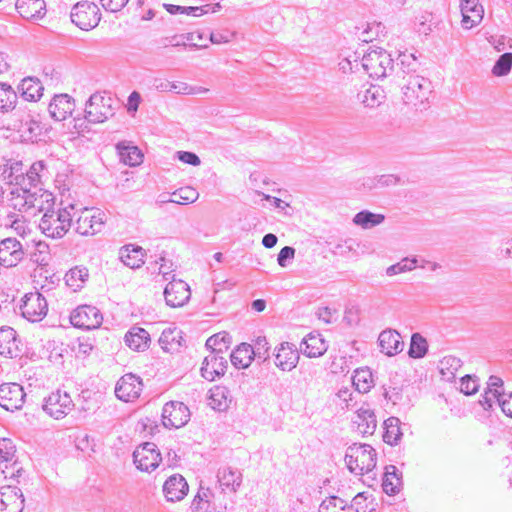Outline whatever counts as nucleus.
Instances as JSON below:
<instances>
[{
	"mask_svg": "<svg viewBox=\"0 0 512 512\" xmlns=\"http://www.w3.org/2000/svg\"><path fill=\"white\" fill-rule=\"evenodd\" d=\"M230 336L226 332H220L209 337L206 341V347L210 352L227 354L229 350Z\"/></svg>",
	"mask_w": 512,
	"mask_h": 512,
	"instance_id": "49530a36",
	"label": "nucleus"
},
{
	"mask_svg": "<svg viewBox=\"0 0 512 512\" xmlns=\"http://www.w3.org/2000/svg\"><path fill=\"white\" fill-rule=\"evenodd\" d=\"M338 66L345 74L358 71L361 66L360 53L350 49L343 50L339 54Z\"/></svg>",
	"mask_w": 512,
	"mask_h": 512,
	"instance_id": "4c0bfd02",
	"label": "nucleus"
},
{
	"mask_svg": "<svg viewBox=\"0 0 512 512\" xmlns=\"http://www.w3.org/2000/svg\"><path fill=\"white\" fill-rule=\"evenodd\" d=\"M385 217L382 214L363 210L357 213L353 217V224L361 227L362 229H370L377 225H380L384 221Z\"/></svg>",
	"mask_w": 512,
	"mask_h": 512,
	"instance_id": "a19ab883",
	"label": "nucleus"
},
{
	"mask_svg": "<svg viewBox=\"0 0 512 512\" xmlns=\"http://www.w3.org/2000/svg\"><path fill=\"white\" fill-rule=\"evenodd\" d=\"M24 249L16 238H6L0 241V266L12 268L24 258Z\"/></svg>",
	"mask_w": 512,
	"mask_h": 512,
	"instance_id": "ddd939ff",
	"label": "nucleus"
},
{
	"mask_svg": "<svg viewBox=\"0 0 512 512\" xmlns=\"http://www.w3.org/2000/svg\"><path fill=\"white\" fill-rule=\"evenodd\" d=\"M190 419L188 407L178 401H171L164 405L162 410V422L168 428H181Z\"/></svg>",
	"mask_w": 512,
	"mask_h": 512,
	"instance_id": "9b49d317",
	"label": "nucleus"
},
{
	"mask_svg": "<svg viewBox=\"0 0 512 512\" xmlns=\"http://www.w3.org/2000/svg\"><path fill=\"white\" fill-rule=\"evenodd\" d=\"M73 210V204L59 209H47L39 223L41 232L52 239L63 238L71 227Z\"/></svg>",
	"mask_w": 512,
	"mask_h": 512,
	"instance_id": "f257e3e1",
	"label": "nucleus"
},
{
	"mask_svg": "<svg viewBox=\"0 0 512 512\" xmlns=\"http://www.w3.org/2000/svg\"><path fill=\"white\" fill-rule=\"evenodd\" d=\"M462 362L455 356H446L439 362V372L442 380L452 382L455 380Z\"/></svg>",
	"mask_w": 512,
	"mask_h": 512,
	"instance_id": "c9c22d12",
	"label": "nucleus"
},
{
	"mask_svg": "<svg viewBox=\"0 0 512 512\" xmlns=\"http://www.w3.org/2000/svg\"><path fill=\"white\" fill-rule=\"evenodd\" d=\"M396 467L390 466L387 468L385 478L382 483L383 490L388 495H394L398 491L400 479L395 474Z\"/></svg>",
	"mask_w": 512,
	"mask_h": 512,
	"instance_id": "6e6d98bb",
	"label": "nucleus"
},
{
	"mask_svg": "<svg viewBox=\"0 0 512 512\" xmlns=\"http://www.w3.org/2000/svg\"><path fill=\"white\" fill-rule=\"evenodd\" d=\"M120 160L131 167L140 165L143 161V154L136 146H130L124 142L117 145Z\"/></svg>",
	"mask_w": 512,
	"mask_h": 512,
	"instance_id": "e433bc0d",
	"label": "nucleus"
},
{
	"mask_svg": "<svg viewBox=\"0 0 512 512\" xmlns=\"http://www.w3.org/2000/svg\"><path fill=\"white\" fill-rule=\"evenodd\" d=\"M401 89L403 101L416 109L425 106L432 92L430 80L416 74L409 75Z\"/></svg>",
	"mask_w": 512,
	"mask_h": 512,
	"instance_id": "20e7f679",
	"label": "nucleus"
},
{
	"mask_svg": "<svg viewBox=\"0 0 512 512\" xmlns=\"http://www.w3.org/2000/svg\"><path fill=\"white\" fill-rule=\"evenodd\" d=\"M44 169L45 165L43 161L34 162L26 173L23 172V186H27L30 189L37 188V185L41 181V173Z\"/></svg>",
	"mask_w": 512,
	"mask_h": 512,
	"instance_id": "de8ad7c7",
	"label": "nucleus"
},
{
	"mask_svg": "<svg viewBox=\"0 0 512 512\" xmlns=\"http://www.w3.org/2000/svg\"><path fill=\"white\" fill-rule=\"evenodd\" d=\"M488 388H487V391H489L491 393V395L497 399L498 397H500L502 395V393H504L505 391L503 390V380L498 377V376H490L489 380H488Z\"/></svg>",
	"mask_w": 512,
	"mask_h": 512,
	"instance_id": "69168bd1",
	"label": "nucleus"
},
{
	"mask_svg": "<svg viewBox=\"0 0 512 512\" xmlns=\"http://www.w3.org/2000/svg\"><path fill=\"white\" fill-rule=\"evenodd\" d=\"M210 490L201 488L192 502V509L194 511L208 510L210 505Z\"/></svg>",
	"mask_w": 512,
	"mask_h": 512,
	"instance_id": "052dcab7",
	"label": "nucleus"
},
{
	"mask_svg": "<svg viewBox=\"0 0 512 512\" xmlns=\"http://www.w3.org/2000/svg\"><path fill=\"white\" fill-rule=\"evenodd\" d=\"M74 403L67 392L57 390L44 400L43 410L55 419H62L72 411Z\"/></svg>",
	"mask_w": 512,
	"mask_h": 512,
	"instance_id": "9d476101",
	"label": "nucleus"
},
{
	"mask_svg": "<svg viewBox=\"0 0 512 512\" xmlns=\"http://www.w3.org/2000/svg\"><path fill=\"white\" fill-rule=\"evenodd\" d=\"M5 225L9 226L17 235L22 237L30 232L27 220L21 213H9L5 219Z\"/></svg>",
	"mask_w": 512,
	"mask_h": 512,
	"instance_id": "09e8293b",
	"label": "nucleus"
},
{
	"mask_svg": "<svg viewBox=\"0 0 512 512\" xmlns=\"http://www.w3.org/2000/svg\"><path fill=\"white\" fill-rule=\"evenodd\" d=\"M357 99L365 107L376 108L385 101L386 94L380 86L370 85L358 92Z\"/></svg>",
	"mask_w": 512,
	"mask_h": 512,
	"instance_id": "7c9ffc66",
	"label": "nucleus"
},
{
	"mask_svg": "<svg viewBox=\"0 0 512 512\" xmlns=\"http://www.w3.org/2000/svg\"><path fill=\"white\" fill-rule=\"evenodd\" d=\"M191 297L189 285L183 280L172 279L164 289L166 304L170 307H182Z\"/></svg>",
	"mask_w": 512,
	"mask_h": 512,
	"instance_id": "2eb2a0df",
	"label": "nucleus"
},
{
	"mask_svg": "<svg viewBox=\"0 0 512 512\" xmlns=\"http://www.w3.org/2000/svg\"><path fill=\"white\" fill-rule=\"evenodd\" d=\"M143 256L144 253L141 247H134L129 249L127 246L121 252L122 262L132 269L139 268L144 264Z\"/></svg>",
	"mask_w": 512,
	"mask_h": 512,
	"instance_id": "a18cd8bd",
	"label": "nucleus"
},
{
	"mask_svg": "<svg viewBox=\"0 0 512 512\" xmlns=\"http://www.w3.org/2000/svg\"><path fill=\"white\" fill-rule=\"evenodd\" d=\"M1 177L11 185L23 184V164L21 161L7 160L0 166Z\"/></svg>",
	"mask_w": 512,
	"mask_h": 512,
	"instance_id": "2f4dec72",
	"label": "nucleus"
},
{
	"mask_svg": "<svg viewBox=\"0 0 512 512\" xmlns=\"http://www.w3.org/2000/svg\"><path fill=\"white\" fill-rule=\"evenodd\" d=\"M126 345L134 351H145L150 344L149 333L141 327H132L124 337Z\"/></svg>",
	"mask_w": 512,
	"mask_h": 512,
	"instance_id": "c756f323",
	"label": "nucleus"
},
{
	"mask_svg": "<svg viewBox=\"0 0 512 512\" xmlns=\"http://www.w3.org/2000/svg\"><path fill=\"white\" fill-rule=\"evenodd\" d=\"M133 460L138 469L150 472L158 467L161 456L154 443L146 442L133 452Z\"/></svg>",
	"mask_w": 512,
	"mask_h": 512,
	"instance_id": "f8f14e48",
	"label": "nucleus"
},
{
	"mask_svg": "<svg viewBox=\"0 0 512 512\" xmlns=\"http://www.w3.org/2000/svg\"><path fill=\"white\" fill-rule=\"evenodd\" d=\"M217 477L219 485L225 493H235L242 483L241 472L230 467L220 469Z\"/></svg>",
	"mask_w": 512,
	"mask_h": 512,
	"instance_id": "bb28decb",
	"label": "nucleus"
},
{
	"mask_svg": "<svg viewBox=\"0 0 512 512\" xmlns=\"http://www.w3.org/2000/svg\"><path fill=\"white\" fill-rule=\"evenodd\" d=\"M227 369V360L224 353L210 352L203 360L201 375L208 381H214L224 375Z\"/></svg>",
	"mask_w": 512,
	"mask_h": 512,
	"instance_id": "f3484780",
	"label": "nucleus"
},
{
	"mask_svg": "<svg viewBox=\"0 0 512 512\" xmlns=\"http://www.w3.org/2000/svg\"><path fill=\"white\" fill-rule=\"evenodd\" d=\"M70 322L74 327L91 330L99 328L103 322L100 310L91 305H80L70 315Z\"/></svg>",
	"mask_w": 512,
	"mask_h": 512,
	"instance_id": "1a4fd4ad",
	"label": "nucleus"
},
{
	"mask_svg": "<svg viewBox=\"0 0 512 512\" xmlns=\"http://www.w3.org/2000/svg\"><path fill=\"white\" fill-rule=\"evenodd\" d=\"M353 423L362 435H372L377 427L376 415L369 404H362L356 411Z\"/></svg>",
	"mask_w": 512,
	"mask_h": 512,
	"instance_id": "412c9836",
	"label": "nucleus"
},
{
	"mask_svg": "<svg viewBox=\"0 0 512 512\" xmlns=\"http://www.w3.org/2000/svg\"><path fill=\"white\" fill-rule=\"evenodd\" d=\"M31 260L37 264L45 265L49 260V246L45 242L36 243V251L32 253Z\"/></svg>",
	"mask_w": 512,
	"mask_h": 512,
	"instance_id": "680f3d73",
	"label": "nucleus"
},
{
	"mask_svg": "<svg viewBox=\"0 0 512 512\" xmlns=\"http://www.w3.org/2000/svg\"><path fill=\"white\" fill-rule=\"evenodd\" d=\"M30 188L27 186L18 185L11 189L8 198L9 207L13 208L16 212L21 213L30 210Z\"/></svg>",
	"mask_w": 512,
	"mask_h": 512,
	"instance_id": "a878e982",
	"label": "nucleus"
},
{
	"mask_svg": "<svg viewBox=\"0 0 512 512\" xmlns=\"http://www.w3.org/2000/svg\"><path fill=\"white\" fill-rule=\"evenodd\" d=\"M255 352L253 347L247 343H241L230 354L232 364L239 369L247 368L254 358Z\"/></svg>",
	"mask_w": 512,
	"mask_h": 512,
	"instance_id": "473e14b6",
	"label": "nucleus"
},
{
	"mask_svg": "<svg viewBox=\"0 0 512 512\" xmlns=\"http://www.w3.org/2000/svg\"><path fill=\"white\" fill-rule=\"evenodd\" d=\"M30 189V209H36L39 212H46L47 209H52L51 206L54 204L53 195L44 191L40 188Z\"/></svg>",
	"mask_w": 512,
	"mask_h": 512,
	"instance_id": "72a5a7b5",
	"label": "nucleus"
},
{
	"mask_svg": "<svg viewBox=\"0 0 512 512\" xmlns=\"http://www.w3.org/2000/svg\"><path fill=\"white\" fill-rule=\"evenodd\" d=\"M503 413L512 417V392H504L496 399Z\"/></svg>",
	"mask_w": 512,
	"mask_h": 512,
	"instance_id": "338daca9",
	"label": "nucleus"
},
{
	"mask_svg": "<svg viewBox=\"0 0 512 512\" xmlns=\"http://www.w3.org/2000/svg\"><path fill=\"white\" fill-rule=\"evenodd\" d=\"M512 68V53L502 54L492 68L494 76L500 77L507 75Z\"/></svg>",
	"mask_w": 512,
	"mask_h": 512,
	"instance_id": "bf43d9fd",
	"label": "nucleus"
},
{
	"mask_svg": "<svg viewBox=\"0 0 512 512\" xmlns=\"http://www.w3.org/2000/svg\"><path fill=\"white\" fill-rule=\"evenodd\" d=\"M88 270L85 267H74L65 274L66 284L74 291L80 289L88 278Z\"/></svg>",
	"mask_w": 512,
	"mask_h": 512,
	"instance_id": "c03bdc74",
	"label": "nucleus"
},
{
	"mask_svg": "<svg viewBox=\"0 0 512 512\" xmlns=\"http://www.w3.org/2000/svg\"><path fill=\"white\" fill-rule=\"evenodd\" d=\"M186 479L180 474L170 476L163 484V493L167 501H181L188 493Z\"/></svg>",
	"mask_w": 512,
	"mask_h": 512,
	"instance_id": "aec40b11",
	"label": "nucleus"
},
{
	"mask_svg": "<svg viewBox=\"0 0 512 512\" xmlns=\"http://www.w3.org/2000/svg\"><path fill=\"white\" fill-rule=\"evenodd\" d=\"M164 8L170 14H185L188 16L199 17L203 14H207L209 11L212 13L216 12L220 8L219 3H215L213 6L211 5H203V6H186L180 4H163Z\"/></svg>",
	"mask_w": 512,
	"mask_h": 512,
	"instance_id": "c85d7f7f",
	"label": "nucleus"
},
{
	"mask_svg": "<svg viewBox=\"0 0 512 512\" xmlns=\"http://www.w3.org/2000/svg\"><path fill=\"white\" fill-rule=\"evenodd\" d=\"M418 260L416 258H404L396 264L389 266L386 269L388 276H394L397 274L412 271L417 267Z\"/></svg>",
	"mask_w": 512,
	"mask_h": 512,
	"instance_id": "4d7b16f0",
	"label": "nucleus"
},
{
	"mask_svg": "<svg viewBox=\"0 0 512 512\" xmlns=\"http://www.w3.org/2000/svg\"><path fill=\"white\" fill-rule=\"evenodd\" d=\"M180 95H205L209 92L208 88L202 86H193L186 82L176 81L172 82L171 92Z\"/></svg>",
	"mask_w": 512,
	"mask_h": 512,
	"instance_id": "5fc2aeb1",
	"label": "nucleus"
},
{
	"mask_svg": "<svg viewBox=\"0 0 512 512\" xmlns=\"http://www.w3.org/2000/svg\"><path fill=\"white\" fill-rule=\"evenodd\" d=\"M15 446L13 445L10 439L2 438L0 439V460L1 461H11L15 455Z\"/></svg>",
	"mask_w": 512,
	"mask_h": 512,
	"instance_id": "e2e57ef3",
	"label": "nucleus"
},
{
	"mask_svg": "<svg viewBox=\"0 0 512 512\" xmlns=\"http://www.w3.org/2000/svg\"><path fill=\"white\" fill-rule=\"evenodd\" d=\"M299 361L297 348L289 343H282L275 354V365L282 371H291Z\"/></svg>",
	"mask_w": 512,
	"mask_h": 512,
	"instance_id": "5701e85b",
	"label": "nucleus"
},
{
	"mask_svg": "<svg viewBox=\"0 0 512 512\" xmlns=\"http://www.w3.org/2000/svg\"><path fill=\"white\" fill-rule=\"evenodd\" d=\"M106 215L99 209L85 208L76 220V231L83 236H92L101 232Z\"/></svg>",
	"mask_w": 512,
	"mask_h": 512,
	"instance_id": "0eeeda50",
	"label": "nucleus"
},
{
	"mask_svg": "<svg viewBox=\"0 0 512 512\" xmlns=\"http://www.w3.org/2000/svg\"><path fill=\"white\" fill-rule=\"evenodd\" d=\"M361 67L375 80H382L392 75L395 62L392 55L383 48H369L361 58Z\"/></svg>",
	"mask_w": 512,
	"mask_h": 512,
	"instance_id": "f03ea898",
	"label": "nucleus"
},
{
	"mask_svg": "<svg viewBox=\"0 0 512 512\" xmlns=\"http://www.w3.org/2000/svg\"><path fill=\"white\" fill-rule=\"evenodd\" d=\"M22 316L30 322H40L48 312L47 300L39 292L27 293L20 305Z\"/></svg>",
	"mask_w": 512,
	"mask_h": 512,
	"instance_id": "6e6552de",
	"label": "nucleus"
},
{
	"mask_svg": "<svg viewBox=\"0 0 512 512\" xmlns=\"http://www.w3.org/2000/svg\"><path fill=\"white\" fill-rule=\"evenodd\" d=\"M17 95L12 87L6 83H0V110L9 111L13 109Z\"/></svg>",
	"mask_w": 512,
	"mask_h": 512,
	"instance_id": "3c124183",
	"label": "nucleus"
},
{
	"mask_svg": "<svg viewBox=\"0 0 512 512\" xmlns=\"http://www.w3.org/2000/svg\"><path fill=\"white\" fill-rule=\"evenodd\" d=\"M346 502L336 496H331L322 501L319 512H347Z\"/></svg>",
	"mask_w": 512,
	"mask_h": 512,
	"instance_id": "13d9d810",
	"label": "nucleus"
},
{
	"mask_svg": "<svg viewBox=\"0 0 512 512\" xmlns=\"http://www.w3.org/2000/svg\"><path fill=\"white\" fill-rule=\"evenodd\" d=\"M74 109V99L68 94L55 95L48 107L51 117L56 121L65 120L73 113Z\"/></svg>",
	"mask_w": 512,
	"mask_h": 512,
	"instance_id": "4be33fe9",
	"label": "nucleus"
},
{
	"mask_svg": "<svg viewBox=\"0 0 512 512\" xmlns=\"http://www.w3.org/2000/svg\"><path fill=\"white\" fill-rule=\"evenodd\" d=\"M23 387L18 383L0 385V406L7 411L19 410L25 402Z\"/></svg>",
	"mask_w": 512,
	"mask_h": 512,
	"instance_id": "4468645a",
	"label": "nucleus"
},
{
	"mask_svg": "<svg viewBox=\"0 0 512 512\" xmlns=\"http://www.w3.org/2000/svg\"><path fill=\"white\" fill-rule=\"evenodd\" d=\"M208 400L213 409L224 411L231 403L229 390L224 386H215L209 390Z\"/></svg>",
	"mask_w": 512,
	"mask_h": 512,
	"instance_id": "f704fd0d",
	"label": "nucleus"
},
{
	"mask_svg": "<svg viewBox=\"0 0 512 512\" xmlns=\"http://www.w3.org/2000/svg\"><path fill=\"white\" fill-rule=\"evenodd\" d=\"M345 461L352 473L364 475L376 466V452L368 444L355 443L347 448Z\"/></svg>",
	"mask_w": 512,
	"mask_h": 512,
	"instance_id": "7ed1b4c3",
	"label": "nucleus"
},
{
	"mask_svg": "<svg viewBox=\"0 0 512 512\" xmlns=\"http://www.w3.org/2000/svg\"><path fill=\"white\" fill-rule=\"evenodd\" d=\"M181 331L176 327L164 329L159 338V344L165 351H170L180 345Z\"/></svg>",
	"mask_w": 512,
	"mask_h": 512,
	"instance_id": "37998d69",
	"label": "nucleus"
},
{
	"mask_svg": "<svg viewBox=\"0 0 512 512\" xmlns=\"http://www.w3.org/2000/svg\"><path fill=\"white\" fill-rule=\"evenodd\" d=\"M15 6L21 17L28 20H39L46 14L44 0H17Z\"/></svg>",
	"mask_w": 512,
	"mask_h": 512,
	"instance_id": "b1692460",
	"label": "nucleus"
},
{
	"mask_svg": "<svg viewBox=\"0 0 512 512\" xmlns=\"http://www.w3.org/2000/svg\"><path fill=\"white\" fill-rule=\"evenodd\" d=\"M20 89L26 100L36 101L41 98L44 88L38 79L27 77L21 81Z\"/></svg>",
	"mask_w": 512,
	"mask_h": 512,
	"instance_id": "58836bf2",
	"label": "nucleus"
},
{
	"mask_svg": "<svg viewBox=\"0 0 512 512\" xmlns=\"http://www.w3.org/2000/svg\"><path fill=\"white\" fill-rule=\"evenodd\" d=\"M479 384L476 379L469 375L461 377L460 391L466 395H473L478 391Z\"/></svg>",
	"mask_w": 512,
	"mask_h": 512,
	"instance_id": "0e129e2a",
	"label": "nucleus"
},
{
	"mask_svg": "<svg viewBox=\"0 0 512 512\" xmlns=\"http://www.w3.org/2000/svg\"><path fill=\"white\" fill-rule=\"evenodd\" d=\"M401 421L397 417H389L384 421L385 433L383 439L390 445H396L403 435L401 431Z\"/></svg>",
	"mask_w": 512,
	"mask_h": 512,
	"instance_id": "ea45409f",
	"label": "nucleus"
},
{
	"mask_svg": "<svg viewBox=\"0 0 512 512\" xmlns=\"http://www.w3.org/2000/svg\"><path fill=\"white\" fill-rule=\"evenodd\" d=\"M460 11L462 14V27L472 29L479 25L484 16V8L479 0H460Z\"/></svg>",
	"mask_w": 512,
	"mask_h": 512,
	"instance_id": "a211bd4d",
	"label": "nucleus"
},
{
	"mask_svg": "<svg viewBox=\"0 0 512 512\" xmlns=\"http://www.w3.org/2000/svg\"><path fill=\"white\" fill-rule=\"evenodd\" d=\"M300 349L307 357L316 358L326 352L327 345L320 334L310 333L303 339Z\"/></svg>",
	"mask_w": 512,
	"mask_h": 512,
	"instance_id": "cd10ccee",
	"label": "nucleus"
},
{
	"mask_svg": "<svg viewBox=\"0 0 512 512\" xmlns=\"http://www.w3.org/2000/svg\"><path fill=\"white\" fill-rule=\"evenodd\" d=\"M352 383L359 393L369 392L374 385L372 372L368 368L355 370Z\"/></svg>",
	"mask_w": 512,
	"mask_h": 512,
	"instance_id": "79ce46f5",
	"label": "nucleus"
},
{
	"mask_svg": "<svg viewBox=\"0 0 512 512\" xmlns=\"http://www.w3.org/2000/svg\"><path fill=\"white\" fill-rule=\"evenodd\" d=\"M173 200L171 203L175 204H191L194 203L198 197L199 193L192 187H183L178 190H175L171 193Z\"/></svg>",
	"mask_w": 512,
	"mask_h": 512,
	"instance_id": "8fccbe9b",
	"label": "nucleus"
},
{
	"mask_svg": "<svg viewBox=\"0 0 512 512\" xmlns=\"http://www.w3.org/2000/svg\"><path fill=\"white\" fill-rule=\"evenodd\" d=\"M24 496L18 487L5 486L0 489V512H22Z\"/></svg>",
	"mask_w": 512,
	"mask_h": 512,
	"instance_id": "6ab92c4d",
	"label": "nucleus"
},
{
	"mask_svg": "<svg viewBox=\"0 0 512 512\" xmlns=\"http://www.w3.org/2000/svg\"><path fill=\"white\" fill-rule=\"evenodd\" d=\"M143 384L140 377L134 374L122 376L115 387V394L118 399L124 402H131L140 396Z\"/></svg>",
	"mask_w": 512,
	"mask_h": 512,
	"instance_id": "dca6fc26",
	"label": "nucleus"
},
{
	"mask_svg": "<svg viewBox=\"0 0 512 512\" xmlns=\"http://www.w3.org/2000/svg\"><path fill=\"white\" fill-rule=\"evenodd\" d=\"M428 344L426 339L419 333H414L411 337L408 354L412 358H422L426 355Z\"/></svg>",
	"mask_w": 512,
	"mask_h": 512,
	"instance_id": "864d4df0",
	"label": "nucleus"
},
{
	"mask_svg": "<svg viewBox=\"0 0 512 512\" xmlns=\"http://www.w3.org/2000/svg\"><path fill=\"white\" fill-rule=\"evenodd\" d=\"M381 351L387 356L399 354L404 348V342L401 335L395 330H384L378 337Z\"/></svg>",
	"mask_w": 512,
	"mask_h": 512,
	"instance_id": "393cba45",
	"label": "nucleus"
},
{
	"mask_svg": "<svg viewBox=\"0 0 512 512\" xmlns=\"http://www.w3.org/2000/svg\"><path fill=\"white\" fill-rule=\"evenodd\" d=\"M295 257V249L290 246L283 247L278 256H277V262L279 266L286 267L288 265V262L293 260Z\"/></svg>",
	"mask_w": 512,
	"mask_h": 512,
	"instance_id": "774afa93",
	"label": "nucleus"
},
{
	"mask_svg": "<svg viewBox=\"0 0 512 512\" xmlns=\"http://www.w3.org/2000/svg\"><path fill=\"white\" fill-rule=\"evenodd\" d=\"M16 332L11 327L0 328V354L11 353L13 347L16 346Z\"/></svg>",
	"mask_w": 512,
	"mask_h": 512,
	"instance_id": "603ef678",
	"label": "nucleus"
},
{
	"mask_svg": "<svg viewBox=\"0 0 512 512\" xmlns=\"http://www.w3.org/2000/svg\"><path fill=\"white\" fill-rule=\"evenodd\" d=\"M70 17L77 27L88 31L98 25L101 14L95 3L83 1L73 6Z\"/></svg>",
	"mask_w": 512,
	"mask_h": 512,
	"instance_id": "423d86ee",
	"label": "nucleus"
},
{
	"mask_svg": "<svg viewBox=\"0 0 512 512\" xmlns=\"http://www.w3.org/2000/svg\"><path fill=\"white\" fill-rule=\"evenodd\" d=\"M114 115L112 98L95 93L86 103L85 119L90 123H103Z\"/></svg>",
	"mask_w": 512,
	"mask_h": 512,
	"instance_id": "39448f33",
	"label": "nucleus"
}]
</instances>
